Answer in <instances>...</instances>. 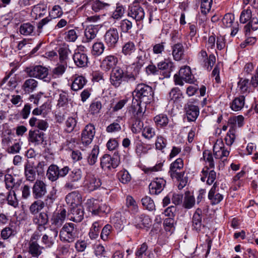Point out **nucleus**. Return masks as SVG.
Wrapping results in <instances>:
<instances>
[{"instance_id": "e433bc0d", "label": "nucleus", "mask_w": 258, "mask_h": 258, "mask_svg": "<svg viewBox=\"0 0 258 258\" xmlns=\"http://www.w3.org/2000/svg\"><path fill=\"white\" fill-rule=\"evenodd\" d=\"M36 241H30L29 243V252L33 257H38L42 253V249Z\"/></svg>"}, {"instance_id": "4468645a", "label": "nucleus", "mask_w": 258, "mask_h": 258, "mask_svg": "<svg viewBox=\"0 0 258 258\" xmlns=\"http://www.w3.org/2000/svg\"><path fill=\"white\" fill-rule=\"evenodd\" d=\"M116 55L109 54L105 56L101 62L100 67L105 71H109L115 68L118 63Z\"/></svg>"}, {"instance_id": "2eb2a0df", "label": "nucleus", "mask_w": 258, "mask_h": 258, "mask_svg": "<svg viewBox=\"0 0 258 258\" xmlns=\"http://www.w3.org/2000/svg\"><path fill=\"white\" fill-rule=\"evenodd\" d=\"M174 81H192L194 77L191 74L190 68L187 66L181 67L178 74L174 76Z\"/></svg>"}, {"instance_id": "c9c22d12", "label": "nucleus", "mask_w": 258, "mask_h": 258, "mask_svg": "<svg viewBox=\"0 0 258 258\" xmlns=\"http://www.w3.org/2000/svg\"><path fill=\"white\" fill-rule=\"evenodd\" d=\"M183 167V160L179 158L177 159L175 161L172 162L170 166V169L169 171V174H170V177L173 176L179 172L178 171V170H180Z\"/></svg>"}, {"instance_id": "338daca9", "label": "nucleus", "mask_w": 258, "mask_h": 258, "mask_svg": "<svg viewBox=\"0 0 258 258\" xmlns=\"http://www.w3.org/2000/svg\"><path fill=\"white\" fill-rule=\"evenodd\" d=\"M252 12L249 8L243 10L240 14L239 21L240 23L245 24L251 19Z\"/></svg>"}, {"instance_id": "37998d69", "label": "nucleus", "mask_w": 258, "mask_h": 258, "mask_svg": "<svg viewBox=\"0 0 258 258\" xmlns=\"http://www.w3.org/2000/svg\"><path fill=\"white\" fill-rule=\"evenodd\" d=\"M34 223L37 224L38 228L43 227L48 222V217L47 214L45 212L40 213L33 220Z\"/></svg>"}, {"instance_id": "c03bdc74", "label": "nucleus", "mask_w": 258, "mask_h": 258, "mask_svg": "<svg viewBox=\"0 0 258 258\" xmlns=\"http://www.w3.org/2000/svg\"><path fill=\"white\" fill-rule=\"evenodd\" d=\"M245 99L243 96L235 98L230 104V107L233 111L240 110L244 106Z\"/></svg>"}, {"instance_id": "603ef678", "label": "nucleus", "mask_w": 258, "mask_h": 258, "mask_svg": "<svg viewBox=\"0 0 258 258\" xmlns=\"http://www.w3.org/2000/svg\"><path fill=\"white\" fill-rule=\"evenodd\" d=\"M29 136L32 142L39 143L43 142L44 133L39 130L30 131Z\"/></svg>"}, {"instance_id": "e2e57ef3", "label": "nucleus", "mask_w": 258, "mask_h": 258, "mask_svg": "<svg viewBox=\"0 0 258 258\" xmlns=\"http://www.w3.org/2000/svg\"><path fill=\"white\" fill-rule=\"evenodd\" d=\"M5 183L7 189L10 190H16L15 179L11 174H7L5 175Z\"/></svg>"}, {"instance_id": "bf43d9fd", "label": "nucleus", "mask_w": 258, "mask_h": 258, "mask_svg": "<svg viewBox=\"0 0 258 258\" xmlns=\"http://www.w3.org/2000/svg\"><path fill=\"white\" fill-rule=\"evenodd\" d=\"M235 17L231 13L226 14L222 19V24L225 28L231 27L234 23Z\"/></svg>"}, {"instance_id": "4d7b16f0", "label": "nucleus", "mask_w": 258, "mask_h": 258, "mask_svg": "<svg viewBox=\"0 0 258 258\" xmlns=\"http://www.w3.org/2000/svg\"><path fill=\"white\" fill-rule=\"evenodd\" d=\"M136 50V46L133 42L128 41L122 46L121 52L124 55H131Z\"/></svg>"}, {"instance_id": "b1692460", "label": "nucleus", "mask_w": 258, "mask_h": 258, "mask_svg": "<svg viewBox=\"0 0 258 258\" xmlns=\"http://www.w3.org/2000/svg\"><path fill=\"white\" fill-rule=\"evenodd\" d=\"M68 218L75 222H80L84 218V211L81 206L72 207L68 215Z\"/></svg>"}, {"instance_id": "72a5a7b5", "label": "nucleus", "mask_w": 258, "mask_h": 258, "mask_svg": "<svg viewBox=\"0 0 258 258\" xmlns=\"http://www.w3.org/2000/svg\"><path fill=\"white\" fill-rule=\"evenodd\" d=\"M93 253L97 258L108 257V252L102 244H97L94 245Z\"/></svg>"}, {"instance_id": "412c9836", "label": "nucleus", "mask_w": 258, "mask_h": 258, "mask_svg": "<svg viewBox=\"0 0 258 258\" xmlns=\"http://www.w3.org/2000/svg\"><path fill=\"white\" fill-rule=\"evenodd\" d=\"M67 216V211L64 208H60L54 213L51 218V224L56 227H60L63 223Z\"/></svg>"}, {"instance_id": "cd10ccee", "label": "nucleus", "mask_w": 258, "mask_h": 258, "mask_svg": "<svg viewBox=\"0 0 258 258\" xmlns=\"http://www.w3.org/2000/svg\"><path fill=\"white\" fill-rule=\"evenodd\" d=\"M172 55L175 61H180L184 56V49L181 43L177 42L171 46Z\"/></svg>"}, {"instance_id": "473e14b6", "label": "nucleus", "mask_w": 258, "mask_h": 258, "mask_svg": "<svg viewBox=\"0 0 258 258\" xmlns=\"http://www.w3.org/2000/svg\"><path fill=\"white\" fill-rule=\"evenodd\" d=\"M78 118L77 117H69L65 121L64 131L67 133H71L76 131Z\"/></svg>"}, {"instance_id": "393cba45", "label": "nucleus", "mask_w": 258, "mask_h": 258, "mask_svg": "<svg viewBox=\"0 0 258 258\" xmlns=\"http://www.w3.org/2000/svg\"><path fill=\"white\" fill-rule=\"evenodd\" d=\"M73 60L75 64L79 68H84L87 66L88 58L87 55L76 49L73 55Z\"/></svg>"}, {"instance_id": "f704fd0d", "label": "nucleus", "mask_w": 258, "mask_h": 258, "mask_svg": "<svg viewBox=\"0 0 258 258\" xmlns=\"http://www.w3.org/2000/svg\"><path fill=\"white\" fill-rule=\"evenodd\" d=\"M99 153V147L98 145H94L87 158L88 164L93 166L97 162Z\"/></svg>"}, {"instance_id": "0eeeda50", "label": "nucleus", "mask_w": 258, "mask_h": 258, "mask_svg": "<svg viewBox=\"0 0 258 258\" xmlns=\"http://www.w3.org/2000/svg\"><path fill=\"white\" fill-rule=\"evenodd\" d=\"M119 40V33L116 28H112L108 30L104 35V40L109 49H113Z\"/></svg>"}, {"instance_id": "4be33fe9", "label": "nucleus", "mask_w": 258, "mask_h": 258, "mask_svg": "<svg viewBox=\"0 0 258 258\" xmlns=\"http://www.w3.org/2000/svg\"><path fill=\"white\" fill-rule=\"evenodd\" d=\"M32 193L35 199L41 198L46 193V185L42 181L37 180L32 188Z\"/></svg>"}, {"instance_id": "c756f323", "label": "nucleus", "mask_w": 258, "mask_h": 258, "mask_svg": "<svg viewBox=\"0 0 258 258\" xmlns=\"http://www.w3.org/2000/svg\"><path fill=\"white\" fill-rule=\"evenodd\" d=\"M228 125L229 127V130L225 138V141L227 145L231 146L235 139L236 123L233 124L228 122Z\"/></svg>"}, {"instance_id": "5fc2aeb1", "label": "nucleus", "mask_w": 258, "mask_h": 258, "mask_svg": "<svg viewBox=\"0 0 258 258\" xmlns=\"http://www.w3.org/2000/svg\"><path fill=\"white\" fill-rule=\"evenodd\" d=\"M4 144H6L7 146V151L10 154H15L16 153V140L13 139L12 138L8 137L5 139L3 141Z\"/></svg>"}, {"instance_id": "f03ea898", "label": "nucleus", "mask_w": 258, "mask_h": 258, "mask_svg": "<svg viewBox=\"0 0 258 258\" xmlns=\"http://www.w3.org/2000/svg\"><path fill=\"white\" fill-rule=\"evenodd\" d=\"M150 59V55L149 53L146 50L139 49L137 54L136 61L133 64L135 65V67L132 70L133 74H132L131 73L128 72V76H131V78L137 79L141 68Z\"/></svg>"}, {"instance_id": "a19ab883", "label": "nucleus", "mask_w": 258, "mask_h": 258, "mask_svg": "<svg viewBox=\"0 0 258 258\" xmlns=\"http://www.w3.org/2000/svg\"><path fill=\"white\" fill-rule=\"evenodd\" d=\"M167 144V140L165 138L161 135H158L157 136L155 142V149L161 151L162 153H164V149L166 148Z\"/></svg>"}, {"instance_id": "a878e982", "label": "nucleus", "mask_w": 258, "mask_h": 258, "mask_svg": "<svg viewBox=\"0 0 258 258\" xmlns=\"http://www.w3.org/2000/svg\"><path fill=\"white\" fill-rule=\"evenodd\" d=\"M81 201V196L78 191H72L66 197V201L67 204L72 207L80 206Z\"/></svg>"}, {"instance_id": "20e7f679", "label": "nucleus", "mask_w": 258, "mask_h": 258, "mask_svg": "<svg viewBox=\"0 0 258 258\" xmlns=\"http://www.w3.org/2000/svg\"><path fill=\"white\" fill-rule=\"evenodd\" d=\"M136 96L140 102L148 104L152 99L153 91L151 87L144 83L140 84L136 88Z\"/></svg>"}, {"instance_id": "6ab92c4d", "label": "nucleus", "mask_w": 258, "mask_h": 258, "mask_svg": "<svg viewBox=\"0 0 258 258\" xmlns=\"http://www.w3.org/2000/svg\"><path fill=\"white\" fill-rule=\"evenodd\" d=\"M98 32V25H90L88 26L85 29L82 42L87 43L91 42L96 37Z\"/></svg>"}, {"instance_id": "ddd939ff", "label": "nucleus", "mask_w": 258, "mask_h": 258, "mask_svg": "<svg viewBox=\"0 0 258 258\" xmlns=\"http://www.w3.org/2000/svg\"><path fill=\"white\" fill-rule=\"evenodd\" d=\"M118 165V159L112 157L108 154L104 155L100 159V166L104 170L115 168Z\"/></svg>"}, {"instance_id": "58836bf2", "label": "nucleus", "mask_w": 258, "mask_h": 258, "mask_svg": "<svg viewBox=\"0 0 258 258\" xmlns=\"http://www.w3.org/2000/svg\"><path fill=\"white\" fill-rule=\"evenodd\" d=\"M157 127H164L167 126L169 122V118L167 115L159 114L154 117L153 119Z\"/></svg>"}, {"instance_id": "680f3d73", "label": "nucleus", "mask_w": 258, "mask_h": 258, "mask_svg": "<svg viewBox=\"0 0 258 258\" xmlns=\"http://www.w3.org/2000/svg\"><path fill=\"white\" fill-rule=\"evenodd\" d=\"M34 28V26L31 23H24L20 27V32L24 35H29L33 32Z\"/></svg>"}, {"instance_id": "f257e3e1", "label": "nucleus", "mask_w": 258, "mask_h": 258, "mask_svg": "<svg viewBox=\"0 0 258 258\" xmlns=\"http://www.w3.org/2000/svg\"><path fill=\"white\" fill-rule=\"evenodd\" d=\"M60 240L63 242L72 243L79 237V231L73 223H66L59 231Z\"/></svg>"}, {"instance_id": "9d476101", "label": "nucleus", "mask_w": 258, "mask_h": 258, "mask_svg": "<svg viewBox=\"0 0 258 258\" xmlns=\"http://www.w3.org/2000/svg\"><path fill=\"white\" fill-rule=\"evenodd\" d=\"M26 71L30 77L38 79H43L48 75L47 68L42 66H36L31 68H27Z\"/></svg>"}, {"instance_id": "7c9ffc66", "label": "nucleus", "mask_w": 258, "mask_h": 258, "mask_svg": "<svg viewBox=\"0 0 258 258\" xmlns=\"http://www.w3.org/2000/svg\"><path fill=\"white\" fill-rule=\"evenodd\" d=\"M126 207L127 211L132 214H137L139 211V207L135 200L131 196L126 198Z\"/></svg>"}, {"instance_id": "774afa93", "label": "nucleus", "mask_w": 258, "mask_h": 258, "mask_svg": "<svg viewBox=\"0 0 258 258\" xmlns=\"http://www.w3.org/2000/svg\"><path fill=\"white\" fill-rule=\"evenodd\" d=\"M102 108V103L99 101H94L92 102L89 107V112L91 114H98Z\"/></svg>"}, {"instance_id": "8fccbe9b", "label": "nucleus", "mask_w": 258, "mask_h": 258, "mask_svg": "<svg viewBox=\"0 0 258 258\" xmlns=\"http://www.w3.org/2000/svg\"><path fill=\"white\" fill-rule=\"evenodd\" d=\"M125 9L123 6L120 3L116 4L115 10L113 12L111 18L114 20H119L121 19L124 15Z\"/></svg>"}, {"instance_id": "052dcab7", "label": "nucleus", "mask_w": 258, "mask_h": 258, "mask_svg": "<svg viewBox=\"0 0 258 258\" xmlns=\"http://www.w3.org/2000/svg\"><path fill=\"white\" fill-rule=\"evenodd\" d=\"M112 231V227L111 225L107 224L102 229L100 237L104 241H107L110 237Z\"/></svg>"}, {"instance_id": "f3484780", "label": "nucleus", "mask_w": 258, "mask_h": 258, "mask_svg": "<svg viewBox=\"0 0 258 258\" xmlns=\"http://www.w3.org/2000/svg\"><path fill=\"white\" fill-rule=\"evenodd\" d=\"M135 226L138 229L149 228L152 224V220L149 216L142 214L135 218Z\"/></svg>"}, {"instance_id": "5701e85b", "label": "nucleus", "mask_w": 258, "mask_h": 258, "mask_svg": "<svg viewBox=\"0 0 258 258\" xmlns=\"http://www.w3.org/2000/svg\"><path fill=\"white\" fill-rule=\"evenodd\" d=\"M184 110L188 121H195L199 115V107L190 103L185 105Z\"/></svg>"}, {"instance_id": "bb28decb", "label": "nucleus", "mask_w": 258, "mask_h": 258, "mask_svg": "<svg viewBox=\"0 0 258 258\" xmlns=\"http://www.w3.org/2000/svg\"><path fill=\"white\" fill-rule=\"evenodd\" d=\"M141 103L137 99L133 100V103L128 112L135 118H141L144 115L145 110L143 111L141 106Z\"/></svg>"}, {"instance_id": "39448f33", "label": "nucleus", "mask_w": 258, "mask_h": 258, "mask_svg": "<svg viewBox=\"0 0 258 258\" xmlns=\"http://www.w3.org/2000/svg\"><path fill=\"white\" fill-rule=\"evenodd\" d=\"M145 16V12L143 8L139 4L137 0H135L131 4L127 10V16L132 18L137 22H142Z\"/></svg>"}, {"instance_id": "4c0bfd02", "label": "nucleus", "mask_w": 258, "mask_h": 258, "mask_svg": "<svg viewBox=\"0 0 258 258\" xmlns=\"http://www.w3.org/2000/svg\"><path fill=\"white\" fill-rule=\"evenodd\" d=\"M171 178L175 179L178 182V188L179 189H182L186 186L188 178L185 176V172L184 171L179 172L178 173L171 176Z\"/></svg>"}, {"instance_id": "de8ad7c7", "label": "nucleus", "mask_w": 258, "mask_h": 258, "mask_svg": "<svg viewBox=\"0 0 258 258\" xmlns=\"http://www.w3.org/2000/svg\"><path fill=\"white\" fill-rule=\"evenodd\" d=\"M67 65L59 64L54 68L50 74V79H57L60 78L64 73Z\"/></svg>"}, {"instance_id": "6e6552de", "label": "nucleus", "mask_w": 258, "mask_h": 258, "mask_svg": "<svg viewBox=\"0 0 258 258\" xmlns=\"http://www.w3.org/2000/svg\"><path fill=\"white\" fill-rule=\"evenodd\" d=\"M95 133V127L93 124L86 125L81 133V143L86 146L90 145L94 139Z\"/></svg>"}, {"instance_id": "49530a36", "label": "nucleus", "mask_w": 258, "mask_h": 258, "mask_svg": "<svg viewBox=\"0 0 258 258\" xmlns=\"http://www.w3.org/2000/svg\"><path fill=\"white\" fill-rule=\"evenodd\" d=\"M255 31L258 29V19L256 17L251 18L248 23L244 26V30L245 36H247L250 30Z\"/></svg>"}, {"instance_id": "09e8293b", "label": "nucleus", "mask_w": 258, "mask_h": 258, "mask_svg": "<svg viewBox=\"0 0 258 258\" xmlns=\"http://www.w3.org/2000/svg\"><path fill=\"white\" fill-rule=\"evenodd\" d=\"M101 225L98 221L94 222L90 229L89 236L91 239H96L99 236Z\"/></svg>"}, {"instance_id": "864d4df0", "label": "nucleus", "mask_w": 258, "mask_h": 258, "mask_svg": "<svg viewBox=\"0 0 258 258\" xmlns=\"http://www.w3.org/2000/svg\"><path fill=\"white\" fill-rule=\"evenodd\" d=\"M82 177V172L81 169H75L69 173L67 179L76 183L81 180Z\"/></svg>"}, {"instance_id": "7ed1b4c3", "label": "nucleus", "mask_w": 258, "mask_h": 258, "mask_svg": "<svg viewBox=\"0 0 258 258\" xmlns=\"http://www.w3.org/2000/svg\"><path fill=\"white\" fill-rule=\"evenodd\" d=\"M70 170V169L68 166L59 168L56 165L51 164L48 168L46 176L51 181H55L59 178L65 177L69 173Z\"/></svg>"}, {"instance_id": "c85d7f7f", "label": "nucleus", "mask_w": 258, "mask_h": 258, "mask_svg": "<svg viewBox=\"0 0 258 258\" xmlns=\"http://www.w3.org/2000/svg\"><path fill=\"white\" fill-rule=\"evenodd\" d=\"M202 217L203 211L201 209L198 208L195 212L192 218L193 229L197 231H200L202 227H204L202 222Z\"/></svg>"}, {"instance_id": "423d86ee", "label": "nucleus", "mask_w": 258, "mask_h": 258, "mask_svg": "<svg viewBox=\"0 0 258 258\" xmlns=\"http://www.w3.org/2000/svg\"><path fill=\"white\" fill-rule=\"evenodd\" d=\"M133 68L131 66H127L126 71L124 72L120 67H115L112 69L110 75V81H120L122 79L126 80H135L136 79L131 78V77L128 76V72L133 74L132 71Z\"/></svg>"}, {"instance_id": "6e6d98bb", "label": "nucleus", "mask_w": 258, "mask_h": 258, "mask_svg": "<svg viewBox=\"0 0 258 258\" xmlns=\"http://www.w3.org/2000/svg\"><path fill=\"white\" fill-rule=\"evenodd\" d=\"M117 176L120 182L123 184L128 183L131 180V176L129 172L125 169L119 171Z\"/></svg>"}, {"instance_id": "13d9d810", "label": "nucleus", "mask_w": 258, "mask_h": 258, "mask_svg": "<svg viewBox=\"0 0 258 258\" xmlns=\"http://www.w3.org/2000/svg\"><path fill=\"white\" fill-rule=\"evenodd\" d=\"M142 204L147 210L152 211L155 210V205L154 201L149 197L146 196L142 199Z\"/></svg>"}, {"instance_id": "a211bd4d", "label": "nucleus", "mask_w": 258, "mask_h": 258, "mask_svg": "<svg viewBox=\"0 0 258 258\" xmlns=\"http://www.w3.org/2000/svg\"><path fill=\"white\" fill-rule=\"evenodd\" d=\"M213 152L216 159H222L227 157L229 151L225 148L224 143L221 140H217L213 147Z\"/></svg>"}, {"instance_id": "aec40b11", "label": "nucleus", "mask_w": 258, "mask_h": 258, "mask_svg": "<svg viewBox=\"0 0 258 258\" xmlns=\"http://www.w3.org/2000/svg\"><path fill=\"white\" fill-rule=\"evenodd\" d=\"M218 183L215 182L208 194V199L212 205L219 204L223 199V196L218 192Z\"/></svg>"}, {"instance_id": "69168bd1", "label": "nucleus", "mask_w": 258, "mask_h": 258, "mask_svg": "<svg viewBox=\"0 0 258 258\" xmlns=\"http://www.w3.org/2000/svg\"><path fill=\"white\" fill-rule=\"evenodd\" d=\"M141 118H136L132 126V131L133 133L136 134L140 133L144 128V123L141 120Z\"/></svg>"}, {"instance_id": "2f4dec72", "label": "nucleus", "mask_w": 258, "mask_h": 258, "mask_svg": "<svg viewBox=\"0 0 258 258\" xmlns=\"http://www.w3.org/2000/svg\"><path fill=\"white\" fill-rule=\"evenodd\" d=\"M111 2H104L99 0H95L92 4V9L95 12H98L101 10H107L111 7Z\"/></svg>"}, {"instance_id": "1a4fd4ad", "label": "nucleus", "mask_w": 258, "mask_h": 258, "mask_svg": "<svg viewBox=\"0 0 258 258\" xmlns=\"http://www.w3.org/2000/svg\"><path fill=\"white\" fill-rule=\"evenodd\" d=\"M159 72L163 77L159 78L160 79L168 78L171 76V73L173 68V62L169 59H164L159 62L157 64Z\"/></svg>"}, {"instance_id": "9b49d317", "label": "nucleus", "mask_w": 258, "mask_h": 258, "mask_svg": "<svg viewBox=\"0 0 258 258\" xmlns=\"http://www.w3.org/2000/svg\"><path fill=\"white\" fill-rule=\"evenodd\" d=\"M254 66L252 62H248L245 64L242 75L245 77L243 81H258V66L254 71Z\"/></svg>"}, {"instance_id": "f8f14e48", "label": "nucleus", "mask_w": 258, "mask_h": 258, "mask_svg": "<svg viewBox=\"0 0 258 258\" xmlns=\"http://www.w3.org/2000/svg\"><path fill=\"white\" fill-rule=\"evenodd\" d=\"M101 185L100 179L94 175L88 174L84 181V187L89 192L98 188Z\"/></svg>"}, {"instance_id": "79ce46f5", "label": "nucleus", "mask_w": 258, "mask_h": 258, "mask_svg": "<svg viewBox=\"0 0 258 258\" xmlns=\"http://www.w3.org/2000/svg\"><path fill=\"white\" fill-rule=\"evenodd\" d=\"M142 136L147 140H152L156 136L155 128L150 125L145 126L142 130Z\"/></svg>"}, {"instance_id": "a18cd8bd", "label": "nucleus", "mask_w": 258, "mask_h": 258, "mask_svg": "<svg viewBox=\"0 0 258 258\" xmlns=\"http://www.w3.org/2000/svg\"><path fill=\"white\" fill-rule=\"evenodd\" d=\"M133 27L132 22L127 19L121 20L119 23V28L123 33H130Z\"/></svg>"}, {"instance_id": "3c124183", "label": "nucleus", "mask_w": 258, "mask_h": 258, "mask_svg": "<svg viewBox=\"0 0 258 258\" xmlns=\"http://www.w3.org/2000/svg\"><path fill=\"white\" fill-rule=\"evenodd\" d=\"M46 6L44 4L35 5L32 10V13L35 14L36 18L43 17L46 11Z\"/></svg>"}, {"instance_id": "ea45409f", "label": "nucleus", "mask_w": 258, "mask_h": 258, "mask_svg": "<svg viewBox=\"0 0 258 258\" xmlns=\"http://www.w3.org/2000/svg\"><path fill=\"white\" fill-rule=\"evenodd\" d=\"M105 47L102 42L94 43L92 47L91 54L95 57H98L102 55L105 50Z\"/></svg>"}, {"instance_id": "0e129e2a", "label": "nucleus", "mask_w": 258, "mask_h": 258, "mask_svg": "<svg viewBox=\"0 0 258 258\" xmlns=\"http://www.w3.org/2000/svg\"><path fill=\"white\" fill-rule=\"evenodd\" d=\"M195 204V199L194 197L191 195L189 192H186L183 202L184 207L186 209H190L194 207Z\"/></svg>"}, {"instance_id": "dca6fc26", "label": "nucleus", "mask_w": 258, "mask_h": 258, "mask_svg": "<svg viewBox=\"0 0 258 258\" xmlns=\"http://www.w3.org/2000/svg\"><path fill=\"white\" fill-rule=\"evenodd\" d=\"M165 185V180L162 178H156L149 184L150 193L152 195L160 194L164 189Z\"/></svg>"}]
</instances>
